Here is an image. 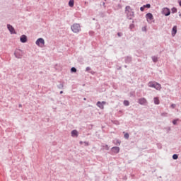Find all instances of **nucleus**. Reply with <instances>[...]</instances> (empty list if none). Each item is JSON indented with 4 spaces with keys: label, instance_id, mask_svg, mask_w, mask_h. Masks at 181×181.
I'll return each instance as SVG.
<instances>
[{
    "label": "nucleus",
    "instance_id": "f257e3e1",
    "mask_svg": "<svg viewBox=\"0 0 181 181\" xmlns=\"http://www.w3.org/2000/svg\"><path fill=\"white\" fill-rule=\"evenodd\" d=\"M127 18L129 20L132 21V19H134L135 18V12H134V10L132 9L130 6H127L125 7V11Z\"/></svg>",
    "mask_w": 181,
    "mask_h": 181
},
{
    "label": "nucleus",
    "instance_id": "f03ea898",
    "mask_svg": "<svg viewBox=\"0 0 181 181\" xmlns=\"http://www.w3.org/2000/svg\"><path fill=\"white\" fill-rule=\"evenodd\" d=\"M148 87H151V88H155L156 90H158V91H160L162 90V86L160 83L157 82H149L148 83Z\"/></svg>",
    "mask_w": 181,
    "mask_h": 181
},
{
    "label": "nucleus",
    "instance_id": "7ed1b4c3",
    "mask_svg": "<svg viewBox=\"0 0 181 181\" xmlns=\"http://www.w3.org/2000/svg\"><path fill=\"white\" fill-rule=\"evenodd\" d=\"M71 29L74 33H78V32H81V27L78 23H74L71 26Z\"/></svg>",
    "mask_w": 181,
    "mask_h": 181
},
{
    "label": "nucleus",
    "instance_id": "20e7f679",
    "mask_svg": "<svg viewBox=\"0 0 181 181\" xmlns=\"http://www.w3.org/2000/svg\"><path fill=\"white\" fill-rule=\"evenodd\" d=\"M14 56L16 59H22L23 57V52L21 49H16L14 52Z\"/></svg>",
    "mask_w": 181,
    "mask_h": 181
},
{
    "label": "nucleus",
    "instance_id": "39448f33",
    "mask_svg": "<svg viewBox=\"0 0 181 181\" xmlns=\"http://www.w3.org/2000/svg\"><path fill=\"white\" fill-rule=\"evenodd\" d=\"M35 45L40 46V47H43V45H45V39L42 37L38 38L35 42Z\"/></svg>",
    "mask_w": 181,
    "mask_h": 181
},
{
    "label": "nucleus",
    "instance_id": "423d86ee",
    "mask_svg": "<svg viewBox=\"0 0 181 181\" xmlns=\"http://www.w3.org/2000/svg\"><path fill=\"white\" fill-rule=\"evenodd\" d=\"M146 18L147 22H155V20H153V15L152 14V13H148L146 14Z\"/></svg>",
    "mask_w": 181,
    "mask_h": 181
},
{
    "label": "nucleus",
    "instance_id": "0eeeda50",
    "mask_svg": "<svg viewBox=\"0 0 181 181\" xmlns=\"http://www.w3.org/2000/svg\"><path fill=\"white\" fill-rule=\"evenodd\" d=\"M7 29H8L11 35H16V31L15 30V28L11 24H7Z\"/></svg>",
    "mask_w": 181,
    "mask_h": 181
},
{
    "label": "nucleus",
    "instance_id": "6e6552de",
    "mask_svg": "<svg viewBox=\"0 0 181 181\" xmlns=\"http://www.w3.org/2000/svg\"><path fill=\"white\" fill-rule=\"evenodd\" d=\"M162 13L163 15H165V16H169V15H170V9H169L168 7L163 8L162 10Z\"/></svg>",
    "mask_w": 181,
    "mask_h": 181
},
{
    "label": "nucleus",
    "instance_id": "1a4fd4ad",
    "mask_svg": "<svg viewBox=\"0 0 181 181\" xmlns=\"http://www.w3.org/2000/svg\"><path fill=\"white\" fill-rule=\"evenodd\" d=\"M138 103L140 105H145V104H148V100L145 98H141L139 99Z\"/></svg>",
    "mask_w": 181,
    "mask_h": 181
},
{
    "label": "nucleus",
    "instance_id": "9d476101",
    "mask_svg": "<svg viewBox=\"0 0 181 181\" xmlns=\"http://www.w3.org/2000/svg\"><path fill=\"white\" fill-rule=\"evenodd\" d=\"M124 63H126V64H129L130 63H132V57L131 56L124 57Z\"/></svg>",
    "mask_w": 181,
    "mask_h": 181
},
{
    "label": "nucleus",
    "instance_id": "9b49d317",
    "mask_svg": "<svg viewBox=\"0 0 181 181\" xmlns=\"http://www.w3.org/2000/svg\"><path fill=\"white\" fill-rule=\"evenodd\" d=\"M177 33V26L174 25L172 28V31H171V35L173 36V37H174V36H176V34Z\"/></svg>",
    "mask_w": 181,
    "mask_h": 181
},
{
    "label": "nucleus",
    "instance_id": "f8f14e48",
    "mask_svg": "<svg viewBox=\"0 0 181 181\" xmlns=\"http://www.w3.org/2000/svg\"><path fill=\"white\" fill-rule=\"evenodd\" d=\"M20 41L21 42V43H26V42H28V36L22 35L20 37Z\"/></svg>",
    "mask_w": 181,
    "mask_h": 181
},
{
    "label": "nucleus",
    "instance_id": "ddd939ff",
    "mask_svg": "<svg viewBox=\"0 0 181 181\" xmlns=\"http://www.w3.org/2000/svg\"><path fill=\"white\" fill-rule=\"evenodd\" d=\"M147 8V9L151 8V4H146L144 5L143 6H141L140 8L141 12H144L145 11V8Z\"/></svg>",
    "mask_w": 181,
    "mask_h": 181
},
{
    "label": "nucleus",
    "instance_id": "4468645a",
    "mask_svg": "<svg viewBox=\"0 0 181 181\" xmlns=\"http://www.w3.org/2000/svg\"><path fill=\"white\" fill-rule=\"evenodd\" d=\"M71 136H73V138H77V136H78V132L76 129L72 130L71 132Z\"/></svg>",
    "mask_w": 181,
    "mask_h": 181
},
{
    "label": "nucleus",
    "instance_id": "2eb2a0df",
    "mask_svg": "<svg viewBox=\"0 0 181 181\" xmlns=\"http://www.w3.org/2000/svg\"><path fill=\"white\" fill-rule=\"evenodd\" d=\"M111 151L113 153H119V147L114 146L111 148Z\"/></svg>",
    "mask_w": 181,
    "mask_h": 181
},
{
    "label": "nucleus",
    "instance_id": "dca6fc26",
    "mask_svg": "<svg viewBox=\"0 0 181 181\" xmlns=\"http://www.w3.org/2000/svg\"><path fill=\"white\" fill-rule=\"evenodd\" d=\"M112 142H113L114 145H116V146L121 145V141L118 139L113 140Z\"/></svg>",
    "mask_w": 181,
    "mask_h": 181
},
{
    "label": "nucleus",
    "instance_id": "f3484780",
    "mask_svg": "<svg viewBox=\"0 0 181 181\" xmlns=\"http://www.w3.org/2000/svg\"><path fill=\"white\" fill-rule=\"evenodd\" d=\"M96 105H97L99 108H100V110H104V105H103V103H101L100 101L97 102Z\"/></svg>",
    "mask_w": 181,
    "mask_h": 181
},
{
    "label": "nucleus",
    "instance_id": "a211bd4d",
    "mask_svg": "<svg viewBox=\"0 0 181 181\" xmlns=\"http://www.w3.org/2000/svg\"><path fill=\"white\" fill-rule=\"evenodd\" d=\"M153 101H154V104H156V105H159V104H160V101L159 100L158 98H154Z\"/></svg>",
    "mask_w": 181,
    "mask_h": 181
},
{
    "label": "nucleus",
    "instance_id": "6ab92c4d",
    "mask_svg": "<svg viewBox=\"0 0 181 181\" xmlns=\"http://www.w3.org/2000/svg\"><path fill=\"white\" fill-rule=\"evenodd\" d=\"M57 88H59V90H63V88H64V83H60L59 85L57 86Z\"/></svg>",
    "mask_w": 181,
    "mask_h": 181
},
{
    "label": "nucleus",
    "instance_id": "aec40b11",
    "mask_svg": "<svg viewBox=\"0 0 181 181\" xmlns=\"http://www.w3.org/2000/svg\"><path fill=\"white\" fill-rule=\"evenodd\" d=\"M69 6H70V8H73V6H74V0H69Z\"/></svg>",
    "mask_w": 181,
    "mask_h": 181
},
{
    "label": "nucleus",
    "instance_id": "412c9836",
    "mask_svg": "<svg viewBox=\"0 0 181 181\" xmlns=\"http://www.w3.org/2000/svg\"><path fill=\"white\" fill-rule=\"evenodd\" d=\"M151 59H152L153 63H158V57L153 56V57H151Z\"/></svg>",
    "mask_w": 181,
    "mask_h": 181
},
{
    "label": "nucleus",
    "instance_id": "4be33fe9",
    "mask_svg": "<svg viewBox=\"0 0 181 181\" xmlns=\"http://www.w3.org/2000/svg\"><path fill=\"white\" fill-rule=\"evenodd\" d=\"M102 146L103 149H105V151H110V146H108L107 144H103Z\"/></svg>",
    "mask_w": 181,
    "mask_h": 181
},
{
    "label": "nucleus",
    "instance_id": "5701e85b",
    "mask_svg": "<svg viewBox=\"0 0 181 181\" xmlns=\"http://www.w3.org/2000/svg\"><path fill=\"white\" fill-rule=\"evenodd\" d=\"M172 13H176L177 12V8L176 7H173L171 8Z\"/></svg>",
    "mask_w": 181,
    "mask_h": 181
},
{
    "label": "nucleus",
    "instance_id": "b1692460",
    "mask_svg": "<svg viewBox=\"0 0 181 181\" xmlns=\"http://www.w3.org/2000/svg\"><path fill=\"white\" fill-rule=\"evenodd\" d=\"M123 104L125 107H128L129 105V100H124Z\"/></svg>",
    "mask_w": 181,
    "mask_h": 181
},
{
    "label": "nucleus",
    "instance_id": "393cba45",
    "mask_svg": "<svg viewBox=\"0 0 181 181\" xmlns=\"http://www.w3.org/2000/svg\"><path fill=\"white\" fill-rule=\"evenodd\" d=\"M71 73H77V69H76V67H71Z\"/></svg>",
    "mask_w": 181,
    "mask_h": 181
},
{
    "label": "nucleus",
    "instance_id": "a878e982",
    "mask_svg": "<svg viewBox=\"0 0 181 181\" xmlns=\"http://www.w3.org/2000/svg\"><path fill=\"white\" fill-rule=\"evenodd\" d=\"M178 158H179V156L177 154H173V159L174 160H176L177 159H178Z\"/></svg>",
    "mask_w": 181,
    "mask_h": 181
},
{
    "label": "nucleus",
    "instance_id": "bb28decb",
    "mask_svg": "<svg viewBox=\"0 0 181 181\" xmlns=\"http://www.w3.org/2000/svg\"><path fill=\"white\" fill-rule=\"evenodd\" d=\"M124 137L125 138V139H129V134L125 133Z\"/></svg>",
    "mask_w": 181,
    "mask_h": 181
},
{
    "label": "nucleus",
    "instance_id": "cd10ccee",
    "mask_svg": "<svg viewBox=\"0 0 181 181\" xmlns=\"http://www.w3.org/2000/svg\"><path fill=\"white\" fill-rule=\"evenodd\" d=\"M134 28H135V24L134 23H132L129 25V29L131 30H132V29H134Z\"/></svg>",
    "mask_w": 181,
    "mask_h": 181
},
{
    "label": "nucleus",
    "instance_id": "c85d7f7f",
    "mask_svg": "<svg viewBox=\"0 0 181 181\" xmlns=\"http://www.w3.org/2000/svg\"><path fill=\"white\" fill-rule=\"evenodd\" d=\"M177 121H179V119L173 120V125H177Z\"/></svg>",
    "mask_w": 181,
    "mask_h": 181
},
{
    "label": "nucleus",
    "instance_id": "c756f323",
    "mask_svg": "<svg viewBox=\"0 0 181 181\" xmlns=\"http://www.w3.org/2000/svg\"><path fill=\"white\" fill-rule=\"evenodd\" d=\"M83 144L85 146H88L90 145V143H88V141H84Z\"/></svg>",
    "mask_w": 181,
    "mask_h": 181
},
{
    "label": "nucleus",
    "instance_id": "7c9ffc66",
    "mask_svg": "<svg viewBox=\"0 0 181 181\" xmlns=\"http://www.w3.org/2000/svg\"><path fill=\"white\" fill-rule=\"evenodd\" d=\"M157 146H158V149H162V144H158Z\"/></svg>",
    "mask_w": 181,
    "mask_h": 181
},
{
    "label": "nucleus",
    "instance_id": "2f4dec72",
    "mask_svg": "<svg viewBox=\"0 0 181 181\" xmlns=\"http://www.w3.org/2000/svg\"><path fill=\"white\" fill-rule=\"evenodd\" d=\"M89 35L90 36H94V31H90Z\"/></svg>",
    "mask_w": 181,
    "mask_h": 181
},
{
    "label": "nucleus",
    "instance_id": "473e14b6",
    "mask_svg": "<svg viewBox=\"0 0 181 181\" xmlns=\"http://www.w3.org/2000/svg\"><path fill=\"white\" fill-rule=\"evenodd\" d=\"M90 70H91V67L87 66L86 69V71H90Z\"/></svg>",
    "mask_w": 181,
    "mask_h": 181
},
{
    "label": "nucleus",
    "instance_id": "72a5a7b5",
    "mask_svg": "<svg viewBox=\"0 0 181 181\" xmlns=\"http://www.w3.org/2000/svg\"><path fill=\"white\" fill-rule=\"evenodd\" d=\"M117 36H119V37H121V36H122V33H117Z\"/></svg>",
    "mask_w": 181,
    "mask_h": 181
},
{
    "label": "nucleus",
    "instance_id": "f704fd0d",
    "mask_svg": "<svg viewBox=\"0 0 181 181\" xmlns=\"http://www.w3.org/2000/svg\"><path fill=\"white\" fill-rule=\"evenodd\" d=\"M117 7L119 8V9H121V8H122V6L120 4H119L117 5Z\"/></svg>",
    "mask_w": 181,
    "mask_h": 181
},
{
    "label": "nucleus",
    "instance_id": "c9c22d12",
    "mask_svg": "<svg viewBox=\"0 0 181 181\" xmlns=\"http://www.w3.org/2000/svg\"><path fill=\"white\" fill-rule=\"evenodd\" d=\"M171 107H172L173 108H176V104H172V105H171Z\"/></svg>",
    "mask_w": 181,
    "mask_h": 181
},
{
    "label": "nucleus",
    "instance_id": "e433bc0d",
    "mask_svg": "<svg viewBox=\"0 0 181 181\" xmlns=\"http://www.w3.org/2000/svg\"><path fill=\"white\" fill-rule=\"evenodd\" d=\"M161 115L162 117H166V115H168V113H162Z\"/></svg>",
    "mask_w": 181,
    "mask_h": 181
},
{
    "label": "nucleus",
    "instance_id": "4c0bfd02",
    "mask_svg": "<svg viewBox=\"0 0 181 181\" xmlns=\"http://www.w3.org/2000/svg\"><path fill=\"white\" fill-rule=\"evenodd\" d=\"M165 129H167V132H169V131H170V127H166Z\"/></svg>",
    "mask_w": 181,
    "mask_h": 181
},
{
    "label": "nucleus",
    "instance_id": "58836bf2",
    "mask_svg": "<svg viewBox=\"0 0 181 181\" xmlns=\"http://www.w3.org/2000/svg\"><path fill=\"white\" fill-rule=\"evenodd\" d=\"M101 103V104L103 105H105V104H106V102L105 101H102V102H100Z\"/></svg>",
    "mask_w": 181,
    "mask_h": 181
},
{
    "label": "nucleus",
    "instance_id": "ea45409f",
    "mask_svg": "<svg viewBox=\"0 0 181 181\" xmlns=\"http://www.w3.org/2000/svg\"><path fill=\"white\" fill-rule=\"evenodd\" d=\"M90 73V74H95V71H91Z\"/></svg>",
    "mask_w": 181,
    "mask_h": 181
},
{
    "label": "nucleus",
    "instance_id": "a19ab883",
    "mask_svg": "<svg viewBox=\"0 0 181 181\" xmlns=\"http://www.w3.org/2000/svg\"><path fill=\"white\" fill-rule=\"evenodd\" d=\"M122 67L119 66V67L117 68V70H122Z\"/></svg>",
    "mask_w": 181,
    "mask_h": 181
},
{
    "label": "nucleus",
    "instance_id": "79ce46f5",
    "mask_svg": "<svg viewBox=\"0 0 181 181\" xmlns=\"http://www.w3.org/2000/svg\"><path fill=\"white\" fill-rule=\"evenodd\" d=\"M103 5L104 8H105V2H103Z\"/></svg>",
    "mask_w": 181,
    "mask_h": 181
},
{
    "label": "nucleus",
    "instance_id": "37998d69",
    "mask_svg": "<svg viewBox=\"0 0 181 181\" xmlns=\"http://www.w3.org/2000/svg\"><path fill=\"white\" fill-rule=\"evenodd\" d=\"M59 94H63V90H61V91L59 92Z\"/></svg>",
    "mask_w": 181,
    "mask_h": 181
},
{
    "label": "nucleus",
    "instance_id": "c03bdc74",
    "mask_svg": "<svg viewBox=\"0 0 181 181\" xmlns=\"http://www.w3.org/2000/svg\"><path fill=\"white\" fill-rule=\"evenodd\" d=\"M18 107H22V104H19Z\"/></svg>",
    "mask_w": 181,
    "mask_h": 181
},
{
    "label": "nucleus",
    "instance_id": "a18cd8bd",
    "mask_svg": "<svg viewBox=\"0 0 181 181\" xmlns=\"http://www.w3.org/2000/svg\"><path fill=\"white\" fill-rule=\"evenodd\" d=\"M124 67H125V69H127V67H128V66H127V65H124Z\"/></svg>",
    "mask_w": 181,
    "mask_h": 181
},
{
    "label": "nucleus",
    "instance_id": "49530a36",
    "mask_svg": "<svg viewBox=\"0 0 181 181\" xmlns=\"http://www.w3.org/2000/svg\"><path fill=\"white\" fill-rule=\"evenodd\" d=\"M82 144H83V141H80V144L82 145Z\"/></svg>",
    "mask_w": 181,
    "mask_h": 181
},
{
    "label": "nucleus",
    "instance_id": "de8ad7c7",
    "mask_svg": "<svg viewBox=\"0 0 181 181\" xmlns=\"http://www.w3.org/2000/svg\"><path fill=\"white\" fill-rule=\"evenodd\" d=\"M84 101H86V100H87L86 98H83Z\"/></svg>",
    "mask_w": 181,
    "mask_h": 181
},
{
    "label": "nucleus",
    "instance_id": "09e8293b",
    "mask_svg": "<svg viewBox=\"0 0 181 181\" xmlns=\"http://www.w3.org/2000/svg\"><path fill=\"white\" fill-rule=\"evenodd\" d=\"M135 23V21H132V23Z\"/></svg>",
    "mask_w": 181,
    "mask_h": 181
},
{
    "label": "nucleus",
    "instance_id": "8fccbe9b",
    "mask_svg": "<svg viewBox=\"0 0 181 181\" xmlns=\"http://www.w3.org/2000/svg\"><path fill=\"white\" fill-rule=\"evenodd\" d=\"M124 179H127V177H124Z\"/></svg>",
    "mask_w": 181,
    "mask_h": 181
},
{
    "label": "nucleus",
    "instance_id": "3c124183",
    "mask_svg": "<svg viewBox=\"0 0 181 181\" xmlns=\"http://www.w3.org/2000/svg\"><path fill=\"white\" fill-rule=\"evenodd\" d=\"M124 179H127V177H124Z\"/></svg>",
    "mask_w": 181,
    "mask_h": 181
}]
</instances>
